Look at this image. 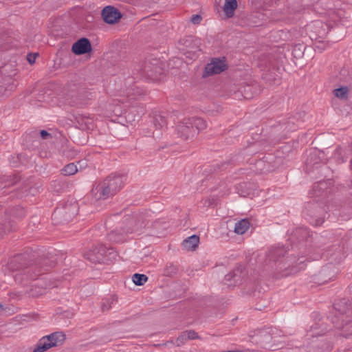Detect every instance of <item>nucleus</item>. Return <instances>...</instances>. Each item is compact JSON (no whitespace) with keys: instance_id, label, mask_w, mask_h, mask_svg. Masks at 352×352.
Returning <instances> with one entry per match:
<instances>
[{"instance_id":"nucleus-1","label":"nucleus","mask_w":352,"mask_h":352,"mask_svg":"<svg viewBox=\"0 0 352 352\" xmlns=\"http://www.w3.org/2000/svg\"><path fill=\"white\" fill-rule=\"evenodd\" d=\"M249 338L252 342L273 350L281 349L285 344V336L274 327H263L250 331Z\"/></svg>"},{"instance_id":"nucleus-2","label":"nucleus","mask_w":352,"mask_h":352,"mask_svg":"<svg viewBox=\"0 0 352 352\" xmlns=\"http://www.w3.org/2000/svg\"><path fill=\"white\" fill-rule=\"evenodd\" d=\"M124 175L111 174L91 190V195L96 200L106 199L114 196L124 186Z\"/></svg>"},{"instance_id":"nucleus-3","label":"nucleus","mask_w":352,"mask_h":352,"mask_svg":"<svg viewBox=\"0 0 352 352\" xmlns=\"http://www.w3.org/2000/svg\"><path fill=\"white\" fill-rule=\"evenodd\" d=\"M27 261L28 257L25 254L16 256L14 259V262L19 264L16 270H23L25 274H28L31 278H36L54 265L52 262L47 258H39L35 263H27Z\"/></svg>"},{"instance_id":"nucleus-4","label":"nucleus","mask_w":352,"mask_h":352,"mask_svg":"<svg viewBox=\"0 0 352 352\" xmlns=\"http://www.w3.org/2000/svg\"><path fill=\"white\" fill-rule=\"evenodd\" d=\"M117 256V252L113 248H108L102 244L93 248L84 255L86 259L94 263H106L112 259H116Z\"/></svg>"},{"instance_id":"nucleus-5","label":"nucleus","mask_w":352,"mask_h":352,"mask_svg":"<svg viewBox=\"0 0 352 352\" xmlns=\"http://www.w3.org/2000/svg\"><path fill=\"white\" fill-rule=\"evenodd\" d=\"M135 219L129 216L126 217L119 228H116L107 234L109 241L115 243L123 242L129 233H132L135 229Z\"/></svg>"},{"instance_id":"nucleus-6","label":"nucleus","mask_w":352,"mask_h":352,"mask_svg":"<svg viewBox=\"0 0 352 352\" xmlns=\"http://www.w3.org/2000/svg\"><path fill=\"white\" fill-rule=\"evenodd\" d=\"M11 216L21 219L25 216V211L23 207L16 206L9 209V211L5 213L3 217H0V236L12 230L14 221L11 220Z\"/></svg>"},{"instance_id":"nucleus-7","label":"nucleus","mask_w":352,"mask_h":352,"mask_svg":"<svg viewBox=\"0 0 352 352\" xmlns=\"http://www.w3.org/2000/svg\"><path fill=\"white\" fill-rule=\"evenodd\" d=\"M65 340V335L62 332L52 333L41 338L32 352H44L52 347L61 345Z\"/></svg>"},{"instance_id":"nucleus-8","label":"nucleus","mask_w":352,"mask_h":352,"mask_svg":"<svg viewBox=\"0 0 352 352\" xmlns=\"http://www.w3.org/2000/svg\"><path fill=\"white\" fill-rule=\"evenodd\" d=\"M78 206L76 202L66 204L61 208H56L52 214L53 219L58 223H65L71 221L78 214Z\"/></svg>"},{"instance_id":"nucleus-9","label":"nucleus","mask_w":352,"mask_h":352,"mask_svg":"<svg viewBox=\"0 0 352 352\" xmlns=\"http://www.w3.org/2000/svg\"><path fill=\"white\" fill-rule=\"evenodd\" d=\"M324 157V154L322 151L317 148L311 149L305 161L306 171L312 172L324 164L325 163Z\"/></svg>"},{"instance_id":"nucleus-10","label":"nucleus","mask_w":352,"mask_h":352,"mask_svg":"<svg viewBox=\"0 0 352 352\" xmlns=\"http://www.w3.org/2000/svg\"><path fill=\"white\" fill-rule=\"evenodd\" d=\"M308 29L310 38L318 42L323 41L329 30L327 24L320 21L313 22L308 26Z\"/></svg>"},{"instance_id":"nucleus-11","label":"nucleus","mask_w":352,"mask_h":352,"mask_svg":"<svg viewBox=\"0 0 352 352\" xmlns=\"http://www.w3.org/2000/svg\"><path fill=\"white\" fill-rule=\"evenodd\" d=\"M190 120L184 118L176 126V132L177 135L184 140H187L193 138L195 135V130L192 129Z\"/></svg>"},{"instance_id":"nucleus-12","label":"nucleus","mask_w":352,"mask_h":352,"mask_svg":"<svg viewBox=\"0 0 352 352\" xmlns=\"http://www.w3.org/2000/svg\"><path fill=\"white\" fill-rule=\"evenodd\" d=\"M101 15L103 21L107 24H116L122 17L120 10L112 6L104 7L101 12Z\"/></svg>"},{"instance_id":"nucleus-13","label":"nucleus","mask_w":352,"mask_h":352,"mask_svg":"<svg viewBox=\"0 0 352 352\" xmlns=\"http://www.w3.org/2000/svg\"><path fill=\"white\" fill-rule=\"evenodd\" d=\"M226 69L227 65L225 63V60L214 58L205 67L204 76L220 74Z\"/></svg>"},{"instance_id":"nucleus-14","label":"nucleus","mask_w":352,"mask_h":352,"mask_svg":"<svg viewBox=\"0 0 352 352\" xmlns=\"http://www.w3.org/2000/svg\"><path fill=\"white\" fill-rule=\"evenodd\" d=\"M300 11V8L288 7L283 10H275L272 13V20L274 21H287L293 19L292 14Z\"/></svg>"},{"instance_id":"nucleus-15","label":"nucleus","mask_w":352,"mask_h":352,"mask_svg":"<svg viewBox=\"0 0 352 352\" xmlns=\"http://www.w3.org/2000/svg\"><path fill=\"white\" fill-rule=\"evenodd\" d=\"M91 42L87 38H80L72 47V51L76 55L87 54L91 51Z\"/></svg>"},{"instance_id":"nucleus-16","label":"nucleus","mask_w":352,"mask_h":352,"mask_svg":"<svg viewBox=\"0 0 352 352\" xmlns=\"http://www.w3.org/2000/svg\"><path fill=\"white\" fill-rule=\"evenodd\" d=\"M335 309L342 316V318H351L352 316V303L348 300L342 299L334 304Z\"/></svg>"},{"instance_id":"nucleus-17","label":"nucleus","mask_w":352,"mask_h":352,"mask_svg":"<svg viewBox=\"0 0 352 352\" xmlns=\"http://www.w3.org/2000/svg\"><path fill=\"white\" fill-rule=\"evenodd\" d=\"M243 277V272L241 267L234 270L232 272L225 276V283L228 287L235 286L241 284Z\"/></svg>"},{"instance_id":"nucleus-18","label":"nucleus","mask_w":352,"mask_h":352,"mask_svg":"<svg viewBox=\"0 0 352 352\" xmlns=\"http://www.w3.org/2000/svg\"><path fill=\"white\" fill-rule=\"evenodd\" d=\"M78 127L82 130L93 129L95 124L94 118L85 114H78L75 117Z\"/></svg>"},{"instance_id":"nucleus-19","label":"nucleus","mask_w":352,"mask_h":352,"mask_svg":"<svg viewBox=\"0 0 352 352\" xmlns=\"http://www.w3.org/2000/svg\"><path fill=\"white\" fill-rule=\"evenodd\" d=\"M264 159L265 160V165L263 168H260V173L273 171L279 166L282 162L280 157H276L272 155L265 156Z\"/></svg>"},{"instance_id":"nucleus-20","label":"nucleus","mask_w":352,"mask_h":352,"mask_svg":"<svg viewBox=\"0 0 352 352\" xmlns=\"http://www.w3.org/2000/svg\"><path fill=\"white\" fill-rule=\"evenodd\" d=\"M287 251L284 248H274L269 251L267 256L270 261L277 262L280 258L285 257Z\"/></svg>"},{"instance_id":"nucleus-21","label":"nucleus","mask_w":352,"mask_h":352,"mask_svg":"<svg viewBox=\"0 0 352 352\" xmlns=\"http://www.w3.org/2000/svg\"><path fill=\"white\" fill-rule=\"evenodd\" d=\"M199 237L196 234H193L184 240L182 242V246L185 250L188 251H192L196 249L199 245Z\"/></svg>"},{"instance_id":"nucleus-22","label":"nucleus","mask_w":352,"mask_h":352,"mask_svg":"<svg viewBox=\"0 0 352 352\" xmlns=\"http://www.w3.org/2000/svg\"><path fill=\"white\" fill-rule=\"evenodd\" d=\"M167 129V121L164 116L155 115V132L158 131L157 135H162Z\"/></svg>"},{"instance_id":"nucleus-23","label":"nucleus","mask_w":352,"mask_h":352,"mask_svg":"<svg viewBox=\"0 0 352 352\" xmlns=\"http://www.w3.org/2000/svg\"><path fill=\"white\" fill-rule=\"evenodd\" d=\"M236 0H225L223 10L228 18H231L234 16V10L236 9Z\"/></svg>"},{"instance_id":"nucleus-24","label":"nucleus","mask_w":352,"mask_h":352,"mask_svg":"<svg viewBox=\"0 0 352 352\" xmlns=\"http://www.w3.org/2000/svg\"><path fill=\"white\" fill-rule=\"evenodd\" d=\"M190 120L192 129L195 130V134L200 131L204 130L207 127L206 120L201 118H188Z\"/></svg>"},{"instance_id":"nucleus-25","label":"nucleus","mask_w":352,"mask_h":352,"mask_svg":"<svg viewBox=\"0 0 352 352\" xmlns=\"http://www.w3.org/2000/svg\"><path fill=\"white\" fill-rule=\"evenodd\" d=\"M250 222L248 219H241L235 223L234 232L237 234H243L250 228Z\"/></svg>"},{"instance_id":"nucleus-26","label":"nucleus","mask_w":352,"mask_h":352,"mask_svg":"<svg viewBox=\"0 0 352 352\" xmlns=\"http://www.w3.org/2000/svg\"><path fill=\"white\" fill-rule=\"evenodd\" d=\"M299 258H297L296 256L294 254H289L287 256V257L284 259V261H281L279 265H282L280 267V269H287L290 267H293L295 264L297 263Z\"/></svg>"},{"instance_id":"nucleus-27","label":"nucleus","mask_w":352,"mask_h":352,"mask_svg":"<svg viewBox=\"0 0 352 352\" xmlns=\"http://www.w3.org/2000/svg\"><path fill=\"white\" fill-rule=\"evenodd\" d=\"M20 176L18 175H14L12 176H3L0 178L1 183H4L5 185L2 188H6L10 186H12L16 184L20 180Z\"/></svg>"},{"instance_id":"nucleus-28","label":"nucleus","mask_w":352,"mask_h":352,"mask_svg":"<svg viewBox=\"0 0 352 352\" xmlns=\"http://www.w3.org/2000/svg\"><path fill=\"white\" fill-rule=\"evenodd\" d=\"M343 324L339 326L346 333L345 336L352 335V316L351 318H342Z\"/></svg>"},{"instance_id":"nucleus-29","label":"nucleus","mask_w":352,"mask_h":352,"mask_svg":"<svg viewBox=\"0 0 352 352\" xmlns=\"http://www.w3.org/2000/svg\"><path fill=\"white\" fill-rule=\"evenodd\" d=\"M148 280V277L143 274L135 273L132 276V281L137 286L143 285Z\"/></svg>"},{"instance_id":"nucleus-30","label":"nucleus","mask_w":352,"mask_h":352,"mask_svg":"<svg viewBox=\"0 0 352 352\" xmlns=\"http://www.w3.org/2000/svg\"><path fill=\"white\" fill-rule=\"evenodd\" d=\"M78 171L76 166L74 163H69L67 165L65 166L63 169H61V173L63 175H72L75 174Z\"/></svg>"},{"instance_id":"nucleus-31","label":"nucleus","mask_w":352,"mask_h":352,"mask_svg":"<svg viewBox=\"0 0 352 352\" xmlns=\"http://www.w3.org/2000/svg\"><path fill=\"white\" fill-rule=\"evenodd\" d=\"M117 300V297L113 296L107 298L102 299L101 308L103 311H108L111 308L112 304Z\"/></svg>"},{"instance_id":"nucleus-32","label":"nucleus","mask_w":352,"mask_h":352,"mask_svg":"<svg viewBox=\"0 0 352 352\" xmlns=\"http://www.w3.org/2000/svg\"><path fill=\"white\" fill-rule=\"evenodd\" d=\"M334 95L340 99H346L348 98L349 89L347 87H342L334 89Z\"/></svg>"},{"instance_id":"nucleus-33","label":"nucleus","mask_w":352,"mask_h":352,"mask_svg":"<svg viewBox=\"0 0 352 352\" xmlns=\"http://www.w3.org/2000/svg\"><path fill=\"white\" fill-rule=\"evenodd\" d=\"M346 150H344L340 146H338L335 151V157H337L339 163H342L346 161Z\"/></svg>"},{"instance_id":"nucleus-34","label":"nucleus","mask_w":352,"mask_h":352,"mask_svg":"<svg viewBox=\"0 0 352 352\" xmlns=\"http://www.w3.org/2000/svg\"><path fill=\"white\" fill-rule=\"evenodd\" d=\"M188 340L185 331H183L181 335L176 339L175 344L177 346L184 344Z\"/></svg>"},{"instance_id":"nucleus-35","label":"nucleus","mask_w":352,"mask_h":352,"mask_svg":"<svg viewBox=\"0 0 352 352\" xmlns=\"http://www.w3.org/2000/svg\"><path fill=\"white\" fill-rule=\"evenodd\" d=\"M153 67V64L149 60H146L143 66V71L146 75L152 76Z\"/></svg>"},{"instance_id":"nucleus-36","label":"nucleus","mask_w":352,"mask_h":352,"mask_svg":"<svg viewBox=\"0 0 352 352\" xmlns=\"http://www.w3.org/2000/svg\"><path fill=\"white\" fill-rule=\"evenodd\" d=\"M21 157L22 155L21 154L11 157L9 160L10 165L13 167H17L21 161Z\"/></svg>"},{"instance_id":"nucleus-37","label":"nucleus","mask_w":352,"mask_h":352,"mask_svg":"<svg viewBox=\"0 0 352 352\" xmlns=\"http://www.w3.org/2000/svg\"><path fill=\"white\" fill-rule=\"evenodd\" d=\"M326 187V183L324 182H319L318 184H315L314 186V188H313V190L314 192V194L316 195V196H320L321 194L320 193H318L317 191H320L321 189H324V188Z\"/></svg>"},{"instance_id":"nucleus-38","label":"nucleus","mask_w":352,"mask_h":352,"mask_svg":"<svg viewBox=\"0 0 352 352\" xmlns=\"http://www.w3.org/2000/svg\"><path fill=\"white\" fill-rule=\"evenodd\" d=\"M155 25L157 26L160 33H164L168 31V27L162 21H157Z\"/></svg>"},{"instance_id":"nucleus-39","label":"nucleus","mask_w":352,"mask_h":352,"mask_svg":"<svg viewBox=\"0 0 352 352\" xmlns=\"http://www.w3.org/2000/svg\"><path fill=\"white\" fill-rule=\"evenodd\" d=\"M185 332L188 340L200 339V337L198 336L197 333H196L194 330L185 331Z\"/></svg>"},{"instance_id":"nucleus-40","label":"nucleus","mask_w":352,"mask_h":352,"mask_svg":"<svg viewBox=\"0 0 352 352\" xmlns=\"http://www.w3.org/2000/svg\"><path fill=\"white\" fill-rule=\"evenodd\" d=\"M38 291H35V292H34V289L33 288L31 289L30 294L32 296H38L42 295L44 293V288L43 287H38Z\"/></svg>"},{"instance_id":"nucleus-41","label":"nucleus","mask_w":352,"mask_h":352,"mask_svg":"<svg viewBox=\"0 0 352 352\" xmlns=\"http://www.w3.org/2000/svg\"><path fill=\"white\" fill-rule=\"evenodd\" d=\"M201 19H202V17L201 15L195 14V15L192 16L190 21L193 24H199V23H200Z\"/></svg>"},{"instance_id":"nucleus-42","label":"nucleus","mask_w":352,"mask_h":352,"mask_svg":"<svg viewBox=\"0 0 352 352\" xmlns=\"http://www.w3.org/2000/svg\"><path fill=\"white\" fill-rule=\"evenodd\" d=\"M256 166V170L258 172L260 173V168H262L265 166V159H262V160H260L258 161H257L255 164Z\"/></svg>"},{"instance_id":"nucleus-43","label":"nucleus","mask_w":352,"mask_h":352,"mask_svg":"<svg viewBox=\"0 0 352 352\" xmlns=\"http://www.w3.org/2000/svg\"><path fill=\"white\" fill-rule=\"evenodd\" d=\"M38 54H28L27 56V60L30 64H33L35 62L36 56Z\"/></svg>"},{"instance_id":"nucleus-44","label":"nucleus","mask_w":352,"mask_h":352,"mask_svg":"<svg viewBox=\"0 0 352 352\" xmlns=\"http://www.w3.org/2000/svg\"><path fill=\"white\" fill-rule=\"evenodd\" d=\"M40 135H41V137L42 138V139L43 140H46L49 137L52 138V135L50 133H49L47 131L45 130H41L40 131Z\"/></svg>"},{"instance_id":"nucleus-45","label":"nucleus","mask_w":352,"mask_h":352,"mask_svg":"<svg viewBox=\"0 0 352 352\" xmlns=\"http://www.w3.org/2000/svg\"><path fill=\"white\" fill-rule=\"evenodd\" d=\"M166 223H164V226L162 228V230L161 232H158V234H159V237H162L163 236H164V231L166 230Z\"/></svg>"},{"instance_id":"nucleus-46","label":"nucleus","mask_w":352,"mask_h":352,"mask_svg":"<svg viewBox=\"0 0 352 352\" xmlns=\"http://www.w3.org/2000/svg\"><path fill=\"white\" fill-rule=\"evenodd\" d=\"M323 222H324V219H318L316 220L314 225L316 226H321L323 223Z\"/></svg>"},{"instance_id":"nucleus-47","label":"nucleus","mask_w":352,"mask_h":352,"mask_svg":"<svg viewBox=\"0 0 352 352\" xmlns=\"http://www.w3.org/2000/svg\"><path fill=\"white\" fill-rule=\"evenodd\" d=\"M170 268H172V270H173L171 271V272L175 273V270H176L175 267L174 266H171V267H170Z\"/></svg>"},{"instance_id":"nucleus-48","label":"nucleus","mask_w":352,"mask_h":352,"mask_svg":"<svg viewBox=\"0 0 352 352\" xmlns=\"http://www.w3.org/2000/svg\"><path fill=\"white\" fill-rule=\"evenodd\" d=\"M3 310V305L0 302V311Z\"/></svg>"},{"instance_id":"nucleus-49","label":"nucleus","mask_w":352,"mask_h":352,"mask_svg":"<svg viewBox=\"0 0 352 352\" xmlns=\"http://www.w3.org/2000/svg\"><path fill=\"white\" fill-rule=\"evenodd\" d=\"M129 80H130V82H133L132 78H130Z\"/></svg>"},{"instance_id":"nucleus-50","label":"nucleus","mask_w":352,"mask_h":352,"mask_svg":"<svg viewBox=\"0 0 352 352\" xmlns=\"http://www.w3.org/2000/svg\"><path fill=\"white\" fill-rule=\"evenodd\" d=\"M189 40H192L190 37H189ZM186 41H188V39H186Z\"/></svg>"},{"instance_id":"nucleus-51","label":"nucleus","mask_w":352,"mask_h":352,"mask_svg":"<svg viewBox=\"0 0 352 352\" xmlns=\"http://www.w3.org/2000/svg\"><path fill=\"white\" fill-rule=\"evenodd\" d=\"M32 287H35V289H37V287H36V285H33Z\"/></svg>"}]
</instances>
